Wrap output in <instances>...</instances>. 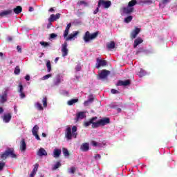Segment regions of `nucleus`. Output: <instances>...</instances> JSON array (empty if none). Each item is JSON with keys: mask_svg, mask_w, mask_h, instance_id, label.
I'll use <instances>...</instances> for the list:
<instances>
[{"mask_svg": "<svg viewBox=\"0 0 177 177\" xmlns=\"http://www.w3.org/2000/svg\"><path fill=\"white\" fill-rule=\"evenodd\" d=\"M52 26V23H50V22H49V24H48V28H49V26Z\"/></svg>", "mask_w": 177, "mask_h": 177, "instance_id": "774afa93", "label": "nucleus"}, {"mask_svg": "<svg viewBox=\"0 0 177 177\" xmlns=\"http://www.w3.org/2000/svg\"><path fill=\"white\" fill-rule=\"evenodd\" d=\"M108 124H110V119L104 118L93 123V128H98V127H104V125H108Z\"/></svg>", "mask_w": 177, "mask_h": 177, "instance_id": "39448f33", "label": "nucleus"}, {"mask_svg": "<svg viewBox=\"0 0 177 177\" xmlns=\"http://www.w3.org/2000/svg\"><path fill=\"white\" fill-rule=\"evenodd\" d=\"M34 10V8L32 7L29 8V12H32Z\"/></svg>", "mask_w": 177, "mask_h": 177, "instance_id": "052dcab7", "label": "nucleus"}, {"mask_svg": "<svg viewBox=\"0 0 177 177\" xmlns=\"http://www.w3.org/2000/svg\"><path fill=\"white\" fill-rule=\"evenodd\" d=\"M100 7H97L96 9H95V10L93 12V13H94V15H97V13L99 12V8H100Z\"/></svg>", "mask_w": 177, "mask_h": 177, "instance_id": "5fc2aeb1", "label": "nucleus"}, {"mask_svg": "<svg viewBox=\"0 0 177 177\" xmlns=\"http://www.w3.org/2000/svg\"><path fill=\"white\" fill-rule=\"evenodd\" d=\"M140 32V29L138 28H136L135 30H133L131 32V38L133 39L136 38V37L138 36V34H139Z\"/></svg>", "mask_w": 177, "mask_h": 177, "instance_id": "aec40b11", "label": "nucleus"}, {"mask_svg": "<svg viewBox=\"0 0 177 177\" xmlns=\"http://www.w3.org/2000/svg\"><path fill=\"white\" fill-rule=\"evenodd\" d=\"M17 49L18 52H19V53H21V47H20L19 46H17Z\"/></svg>", "mask_w": 177, "mask_h": 177, "instance_id": "6e6d98bb", "label": "nucleus"}, {"mask_svg": "<svg viewBox=\"0 0 177 177\" xmlns=\"http://www.w3.org/2000/svg\"><path fill=\"white\" fill-rule=\"evenodd\" d=\"M27 149V144H26V141L24 139H22L20 142V150L22 153H24Z\"/></svg>", "mask_w": 177, "mask_h": 177, "instance_id": "a211bd4d", "label": "nucleus"}, {"mask_svg": "<svg viewBox=\"0 0 177 177\" xmlns=\"http://www.w3.org/2000/svg\"><path fill=\"white\" fill-rule=\"evenodd\" d=\"M131 84V82L129 80H120L118 82V85L122 86H128Z\"/></svg>", "mask_w": 177, "mask_h": 177, "instance_id": "5701e85b", "label": "nucleus"}, {"mask_svg": "<svg viewBox=\"0 0 177 177\" xmlns=\"http://www.w3.org/2000/svg\"><path fill=\"white\" fill-rule=\"evenodd\" d=\"M60 16H62V15H60V13H57L55 15L54 14H53L48 18V21L50 23H53V21H56V20H59V19H60Z\"/></svg>", "mask_w": 177, "mask_h": 177, "instance_id": "9d476101", "label": "nucleus"}, {"mask_svg": "<svg viewBox=\"0 0 177 177\" xmlns=\"http://www.w3.org/2000/svg\"><path fill=\"white\" fill-rule=\"evenodd\" d=\"M132 19H133V17L129 16L124 19V23H131L132 21Z\"/></svg>", "mask_w": 177, "mask_h": 177, "instance_id": "72a5a7b5", "label": "nucleus"}, {"mask_svg": "<svg viewBox=\"0 0 177 177\" xmlns=\"http://www.w3.org/2000/svg\"><path fill=\"white\" fill-rule=\"evenodd\" d=\"M111 93H113V95H115V93H118V91L115 90V89H111Z\"/></svg>", "mask_w": 177, "mask_h": 177, "instance_id": "09e8293b", "label": "nucleus"}, {"mask_svg": "<svg viewBox=\"0 0 177 177\" xmlns=\"http://www.w3.org/2000/svg\"><path fill=\"white\" fill-rule=\"evenodd\" d=\"M35 107L37 109V110H39V111H42L44 110V107L42 106V104L39 102L35 103Z\"/></svg>", "mask_w": 177, "mask_h": 177, "instance_id": "a878e982", "label": "nucleus"}, {"mask_svg": "<svg viewBox=\"0 0 177 177\" xmlns=\"http://www.w3.org/2000/svg\"><path fill=\"white\" fill-rule=\"evenodd\" d=\"M136 3H138L136 0H131L130 2H129L127 7L122 8L121 12L124 15H129L130 13H132V12H133V7L136 5Z\"/></svg>", "mask_w": 177, "mask_h": 177, "instance_id": "7ed1b4c3", "label": "nucleus"}, {"mask_svg": "<svg viewBox=\"0 0 177 177\" xmlns=\"http://www.w3.org/2000/svg\"><path fill=\"white\" fill-rule=\"evenodd\" d=\"M56 37H57V35L53 33L50 35V38L53 39V38H56Z\"/></svg>", "mask_w": 177, "mask_h": 177, "instance_id": "603ef678", "label": "nucleus"}, {"mask_svg": "<svg viewBox=\"0 0 177 177\" xmlns=\"http://www.w3.org/2000/svg\"><path fill=\"white\" fill-rule=\"evenodd\" d=\"M60 154H62V150L59 149H55L53 151V157L55 158H59L60 157Z\"/></svg>", "mask_w": 177, "mask_h": 177, "instance_id": "4be33fe9", "label": "nucleus"}, {"mask_svg": "<svg viewBox=\"0 0 177 177\" xmlns=\"http://www.w3.org/2000/svg\"><path fill=\"white\" fill-rule=\"evenodd\" d=\"M106 48L108 49H114L115 48V43L114 41H111L106 44Z\"/></svg>", "mask_w": 177, "mask_h": 177, "instance_id": "cd10ccee", "label": "nucleus"}, {"mask_svg": "<svg viewBox=\"0 0 177 177\" xmlns=\"http://www.w3.org/2000/svg\"><path fill=\"white\" fill-rule=\"evenodd\" d=\"M63 154L65 157H68V156H70V153H68V150H67V149L66 148L63 149Z\"/></svg>", "mask_w": 177, "mask_h": 177, "instance_id": "f704fd0d", "label": "nucleus"}, {"mask_svg": "<svg viewBox=\"0 0 177 177\" xmlns=\"http://www.w3.org/2000/svg\"><path fill=\"white\" fill-rule=\"evenodd\" d=\"M40 45H41V46H44V48H46V46H49V43L46 41H40Z\"/></svg>", "mask_w": 177, "mask_h": 177, "instance_id": "58836bf2", "label": "nucleus"}, {"mask_svg": "<svg viewBox=\"0 0 177 177\" xmlns=\"http://www.w3.org/2000/svg\"><path fill=\"white\" fill-rule=\"evenodd\" d=\"M62 57H66L68 55V48H67V42H64L62 47Z\"/></svg>", "mask_w": 177, "mask_h": 177, "instance_id": "1a4fd4ad", "label": "nucleus"}, {"mask_svg": "<svg viewBox=\"0 0 177 177\" xmlns=\"http://www.w3.org/2000/svg\"><path fill=\"white\" fill-rule=\"evenodd\" d=\"M53 10H55L53 9V8H50L49 12H53Z\"/></svg>", "mask_w": 177, "mask_h": 177, "instance_id": "338daca9", "label": "nucleus"}, {"mask_svg": "<svg viewBox=\"0 0 177 177\" xmlns=\"http://www.w3.org/2000/svg\"><path fill=\"white\" fill-rule=\"evenodd\" d=\"M77 5H79V6H88V3L86 2H85L84 1H80L77 3Z\"/></svg>", "mask_w": 177, "mask_h": 177, "instance_id": "4c0bfd02", "label": "nucleus"}, {"mask_svg": "<svg viewBox=\"0 0 177 177\" xmlns=\"http://www.w3.org/2000/svg\"><path fill=\"white\" fill-rule=\"evenodd\" d=\"M75 172V167H71L68 169L69 174H74Z\"/></svg>", "mask_w": 177, "mask_h": 177, "instance_id": "79ce46f5", "label": "nucleus"}, {"mask_svg": "<svg viewBox=\"0 0 177 177\" xmlns=\"http://www.w3.org/2000/svg\"><path fill=\"white\" fill-rule=\"evenodd\" d=\"M7 39H8V41L9 42H10V41H12V37H8L7 38Z\"/></svg>", "mask_w": 177, "mask_h": 177, "instance_id": "bf43d9fd", "label": "nucleus"}, {"mask_svg": "<svg viewBox=\"0 0 177 177\" xmlns=\"http://www.w3.org/2000/svg\"><path fill=\"white\" fill-rule=\"evenodd\" d=\"M0 113H3V109L2 107H0Z\"/></svg>", "mask_w": 177, "mask_h": 177, "instance_id": "e2e57ef3", "label": "nucleus"}, {"mask_svg": "<svg viewBox=\"0 0 177 177\" xmlns=\"http://www.w3.org/2000/svg\"><path fill=\"white\" fill-rule=\"evenodd\" d=\"M7 153L8 157L10 156L11 158H16L17 157V156L15 154V151L13 149H8Z\"/></svg>", "mask_w": 177, "mask_h": 177, "instance_id": "6ab92c4d", "label": "nucleus"}, {"mask_svg": "<svg viewBox=\"0 0 177 177\" xmlns=\"http://www.w3.org/2000/svg\"><path fill=\"white\" fill-rule=\"evenodd\" d=\"M60 82H62L60 76H57L54 81V84H55V85H59V84H60Z\"/></svg>", "mask_w": 177, "mask_h": 177, "instance_id": "2f4dec72", "label": "nucleus"}, {"mask_svg": "<svg viewBox=\"0 0 177 177\" xmlns=\"http://www.w3.org/2000/svg\"><path fill=\"white\" fill-rule=\"evenodd\" d=\"M3 167H5V163H0V171H2L3 169Z\"/></svg>", "mask_w": 177, "mask_h": 177, "instance_id": "8fccbe9b", "label": "nucleus"}, {"mask_svg": "<svg viewBox=\"0 0 177 177\" xmlns=\"http://www.w3.org/2000/svg\"><path fill=\"white\" fill-rule=\"evenodd\" d=\"M92 102H93V98L89 97L87 101L84 102V106H89V104L92 103Z\"/></svg>", "mask_w": 177, "mask_h": 177, "instance_id": "473e14b6", "label": "nucleus"}, {"mask_svg": "<svg viewBox=\"0 0 177 177\" xmlns=\"http://www.w3.org/2000/svg\"><path fill=\"white\" fill-rule=\"evenodd\" d=\"M37 174V171H34L32 170V173L30 174V177H34V176H35V174Z\"/></svg>", "mask_w": 177, "mask_h": 177, "instance_id": "3c124183", "label": "nucleus"}, {"mask_svg": "<svg viewBox=\"0 0 177 177\" xmlns=\"http://www.w3.org/2000/svg\"><path fill=\"white\" fill-rule=\"evenodd\" d=\"M10 120H12V114L10 113H5L3 116V122H6L8 124V122H10Z\"/></svg>", "mask_w": 177, "mask_h": 177, "instance_id": "f3484780", "label": "nucleus"}, {"mask_svg": "<svg viewBox=\"0 0 177 177\" xmlns=\"http://www.w3.org/2000/svg\"><path fill=\"white\" fill-rule=\"evenodd\" d=\"M86 117V114L85 112H79L77 114V120L80 121V120H84Z\"/></svg>", "mask_w": 177, "mask_h": 177, "instance_id": "412c9836", "label": "nucleus"}, {"mask_svg": "<svg viewBox=\"0 0 177 177\" xmlns=\"http://www.w3.org/2000/svg\"><path fill=\"white\" fill-rule=\"evenodd\" d=\"M100 6L105 8V9H109V8L111 6V1H104L103 0H100L98 2V8H100Z\"/></svg>", "mask_w": 177, "mask_h": 177, "instance_id": "423d86ee", "label": "nucleus"}, {"mask_svg": "<svg viewBox=\"0 0 177 177\" xmlns=\"http://www.w3.org/2000/svg\"><path fill=\"white\" fill-rule=\"evenodd\" d=\"M60 165H62L60 164V162H57V163L54 165L53 169H57V168H59V167H60Z\"/></svg>", "mask_w": 177, "mask_h": 177, "instance_id": "37998d69", "label": "nucleus"}, {"mask_svg": "<svg viewBox=\"0 0 177 177\" xmlns=\"http://www.w3.org/2000/svg\"><path fill=\"white\" fill-rule=\"evenodd\" d=\"M25 80H26V81H30V75H27L25 77Z\"/></svg>", "mask_w": 177, "mask_h": 177, "instance_id": "4d7b16f0", "label": "nucleus"}, {"mask_svg": "<svg viewBox=\"0 0 177 177\" xmlns=\"http://www.w3.org/2000/svg\"><path fill=\"white\" fill-rule=\"evenodd\" d=\"M169 2H171V0H162V3L163 5H167V3H169Z\"/></svg>", "mask_w": 177, "mask_h": 177, "instance_id": "de8ad7c7", "label": "nucleus"}, {"mask_svg": "<svg viewBox=\"0 0 177 177\" xmlns=\"http://www.w3.org/2000/svg\"><path fill=\"white\" fill-rule=\"evenodd\" d=\"M145 3H153V1H151V0H147V1H145Z\"/></svg>", "mask_w": 177, "mask_h": 177, "instance_id": "13d9d810", "label": "nucleus"}, {"mask_svg": "<svg viewBox=\"0 0 177 177\" xmlns=\"http://www.w3.org/2000/svg\"><path fill=\"white\" fill-rule=\"evenodd\" d=\"M81 150H82V151H88V150H89V143L85 142L82 144L81 146Z\"/></svg>", "mask_w": 177, "mask_h": 177, "instance_id": "393cba45", "label": "nucleus"}, {"mask_svg": "<svg viewBox=\"0 0 177 177\" xmlns=\"http://www.w3.org/2000/svg\"><path fill=\"white\" fill-rule=\"evenodd\" d=\"M39 129V127H38V125H35L32 129V135L35 137V138L37 140H41V138H39V136H38V130Z\"/></svg>", "mask_w": 177, "mask_h": 177, "instance_id": "4468645a", "label": "nucleus"}, {"mask_svg": "<svg viewBox=\"0 0 177 177\" xmlns=\"http://www.w3.org/2000/svg\"><path fill=\"white\" fill-rule=\"evenodd\" d=\"M22 10H23V8L20 6H17V8H14V12L16 15H19V13H21Z\"/></svg>", "mask_w": 177, "mask_h": 177, "instance_id": "bb28decb", "label": "nucleus"}, {"mask_svg": "<svg viewBox=\"0 0 177 177\" xmlns=\"http://www.w3.org/2000/svg\"><path fill=\"white\" fill-rule=\"evenodd\" d=\"M12 14H13V10H6L0 12V17H6L7 16H10Z\"/></svg>", "mask_w": 177, "mask_h": 177, "instance_id": "9b49d317", "label": "nucleus"}, {"mask_svg": "<svg viewBox=\"0 0 177 177\" xmlns=\"http://www.w3.org/2000/svg\"><path fill=\"white\" fill-rule=\"evenodd\" d=\"M71 28V24H68L66 26V28L64 32V38L66 41H74L75 38H77V36L78 34H80L79 31H74L73 33L68 35V32H70V28Z\"/></svg>", "mask_w": 177, "mask_h": 177, "instance_id": "f257e3e1", "label": "nucleus"}, {"mask_svg": "<svg viewBox=\"0 0 177 177\" xmlns=\"http://www.w3.org/2000/svg\"><path fill=\"white\" fill-rule=\"evenodd\" d=\"M42 103H43V106L44 107H48V102H47V99L46 97H44L42 100Z\"/></svg>", "mask_w": 177, "mask_h": 177, "instance_id": "c9c22d12", "label": "nucleus"}, {"mask_svg": "<svg viewBox=\"0 0 177 177\" xmlns=\"http://www.w3.org/2000/svg\"><path fill=\"white\" fill-rule=\"evenodd\" d=\"M18 92L21 99H24V97H26V94H24V87H23L21 83H19L18 85Z\"/></svg>", "mask_w": 177, "mask_h": 177, "instance_id": "6e6552de", "label": "nucleus"}, {"mask_svg": "<svg viewBox=\"0 0 177 177\" xmlns=\"http://www.w3.org/2000/svg\"><path fill=\"white\" fill-rule=\"evenodd\" d=\"M91 145L92 146H94V147H97L100 146L98 142H96V141H92Z\"/></svg>", "mask_w": 177, "mask_h": 177, "instance_id": "a19ab883", "label": "nucleus"}, {"mask_svg": "<svg viewBox=\"0 0 177 177\" xmlns=\"http://www.w3.org/2000/svg\"><path fill=\"white\" fill-rule=\"evenodd\" d=\"M99 35V32H95L93 34H91L89 31L86 32L85 35L83 37V39L86 44H88L89 41H92V39H95Z\"/></svg>", "mask_w": 177, "mask_h": 177, "instance_id": "20e7f679", "label": "nucleus"}, {"mask_svg": "<svg viewBox=\"0 0 177 177\" xmlns=\"http://www.w3.org/2000/svg\"><path fill=\"white\" fill-rule=\"evenodd\" d=\"M38 167H39V165L38 163H36L32 171L34 172H37L38 171Z\"/></svg>", "mask_w": 177, "mask_h": 177, "instance_id": "c03bdc74", "label": "nucleus"}, {"mask_svg": "<svg viewBox=\"0 0 177 177\" xmlns=\"http://www.w3.org/2000/svg\"><path fill=\"white\" fill-rule=\"evenodd\" d=\"M107 62L105 60L100 59V58H97V62L95 64L96 68H100V67H104V66H106Z\"/></svg>", "mask_w": 177, "mask_h": 177, "instance_id": "0eeeda50", "label": "nucleus"}, {"mask_svg": "<svg viewBox=\"0 0 177 177\" xmlns=\"http://www.w3.org/2000/svg\"><path fill=\"white\" fill-rule=\"evenodd\" d=\"M1 157L2 160H6L9 156L8 155V150H6V151L1 154Z\"/></svg>", "mask_w": 177, "mask_h": 177, "instance_id": "7c9ffc66", "label": "nucleus"}, {"mask_svg": "<svg viewBox=\"0 0 177 177\" xmlns=\"http://www.w3.org/2000/svg\"><path fill=\"white\" fill-rule=\"evenodd\" d=\"M77 135H78V133H77V126H74L73 128L68 127L66 129L65 138L67 140H71L73 138L77 139Z\"/></svg>", "mask_w": 177, "mask_h": 177, "instance_id": "f03ea898", "label": "nucleus"}, {"mask_svg": "<svg viewBox=\"0 0 177 177\" xmlns=\"http://www.w3.org/2000/svg\"><path fill=\"white\" fill-rule=\"evenodd\" d=\"M142 42H143V39L140 37H138L134 41L133 48H136L138 45H140V44H142Z\"/></svg>", "mask_w": 177, "mask_h": 177, "instance_id": "b1692460", "label": "nucleus"}, {"mask_svg": "<svg viewBox=\"0 0 177 177\" xmlns=\"http://www.w3.org/2000/svg\"><path fill=\"white\" fill-rule=\"evenodd\" d=\"M59 62V57H56L55 59V63H57Z\"/></svg>", "mask_w": 177, "mask_h": 177, "instance_id": "680f3d73", "label": "nucleus"}, {"mask_svg": "<svg viewBox=\"0 0 177 177\" xmlns=\"http://www.w3.org/2000/svg\"><path fill=\"white\" fill-rule=\"evenodd\" d=\"M46 67H47V72L50 73L52 70V65H50V61L48 60L46 62Z\"/></svg>", "mask_w": 177, "mask_h": 177, "instance_id": "c756f323", "label": "nucleus"}, {"mask_svg": "<svg viewBox=\"0 0 177 177\" xmlns=\"http://www.w3.org/2000/svg\"><path fill=\"white\" fill-rule=\"evenodd\" d=\"M109 74H110V71L103 70L99 73V79L104 80V78H107V75H109Z\"/></svg>", "mask_w": 177, "mask_h": 177, "instance_id": "ddd939ff", "label": "nucleus"}, {"mask_svg": "<svg viewBox=\"0 0 177 177\" xmlns=\"http://www.w3.org/2000/svg\"><path fill=\"white\" fill-rule=\"evenodd\" d=\"M0 57H3V53H0Z\"/></svg>", "mask_w": 177, "mask_h": 177, "instance_id": "69168bd1", "label": "nucleus"}, {"mask_svg": "<svg viewBox=\"0 0 177 177\" xmlns=\"http://www.w3.org/2000/svg\"><path fill=\"white\" fill-rule=\"evenodd\" d=\"M6 102H8V93L6 91H4L0 96V103L1 104H3Z\"/></svg>", "mask_w": 177, "mask_h": 177, "instance_id": "f8f14e48", "label": "nucleus"}, {"mask_svg": "<svg viewBox=\"0 0 177 177\" xmlns=\"http://www.w3.org/2000/svg\"><path fill=\"white\" fill-rule=\"evenodd\" d=\"M50 77H52V74H48V75H44V76L41 78V80H42L43 81H45V80H48V79L50 78Z\"/></svg>", "mask_w": 177, "mask_h": 177, "instance_id": "ea45409f", "label": "nucleus"}, {"mask_svg": "<svg viewBox=\"0 0 177 177\" xmlns=\"http://www.w3.org/2000/svg\"><path fill=\"white\" fill-rule=\"evenodd\" d=\"M42 136H43L44 138H46V134L45 133H42Z\"/></svg>", "mask_w": 177, "mask_h": 177, "instance_id": "0e129e2a", "label": "nucleus"}, {"mask_svg": "<svg viewBox=\"0 0 177 177\" xmlns=\"http://www.w3.org/2000/svg\"><path fill=\"white\" fill-rule=\"evenodd\" d=\"M78 102V99H73L67 102V104L68 106H73V104H75V103H77Z\"/></svg>", "mask_w": 177, "mask_h": 177, "instance_id": "c85d7f7f", "label": "nucleus"}, {"mask_svg": "<svg viewBox=\"0 0 177 177\" xmlns=\"http://www.w3.org/2000/svg\"><path fill=\"white\" fill-rule=\"evenodd\" d=\"M15 74H20V68L17 66L15 69V71H14Z\"/></svg>", "mask_w": 177, "mask_h": 177, "instance_id": "a18cd8bd", "label": "nucleus"}, {"mask_svg": "<svg viewBox=\"0 0 177 177\" xmlns=\"http://www.w3.org/2000/svg\"><path fill=\"white\" fill-rule=\"evenodd\" d=\"M100 154H97L95 156V160H100Z\"/></svg>", "mask_w": 177, "mask_h": 177, "instance_id": "864d4df0", "label": "nucleus"}, {"mask_svg": "<svg viewBox=\"0 0 177 177\" xmlns=\"http://www.w3.org/2000/svg\"><path fill=\"white\" fill-rule=\"evenodd\" d=\"M81 68H82L81 64H77V65L76 66V67H75L76 71H81Z\"/></svg>", "mask_w": 177, "mask_h": 177, "instance_id": "49530a36", "label": "nucleus"}, {"mask_svg": "<svg viewBox=\"0 0 177 177\" xmlns=\"http://www.w3.org/2000/svg\"><path fill=\"white\" fill-rule=\"evenodd\" d=\"M138 75H139V77H143L144 75H146V72L143 69H140Z\"/></svg>", "mask_w": 177, "mask_h": 177, "instance_id": "e433bc0d", "label": "nucleus"}, {"mask_svg": "<svg viewBox=\"0 0 177 177\" xmlns=\"http://www.w3.org/2000/svg\"><path fill=\"white\" fill-rule=\"evenodd\" d=\"M37 154L39 157H46V156H48V152H46L45 149L40 148L38 149Z\"/></svg>", "mask_w": 177, "mask_h": 177, "instance_id": "2eb2a0df", "label": "nucleus"}, {"mask_svg": "<svg viewBox=\"0 0 177 177\" xmlns=\"http://www.w3.org/2000/svg\"><path fill=\"white\" fill-rule=\"evenodd\" d=\"M96 120H97V117H94L90 120L88 122H84V127H89L91 124H92V128H93V124H96Z\"/></svg>", "mask_w": 177, "mask_h": 177, "instance_id": "dca6fc26", "label": "nucleus"}]
</instances>
